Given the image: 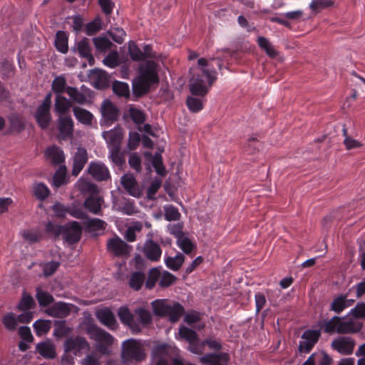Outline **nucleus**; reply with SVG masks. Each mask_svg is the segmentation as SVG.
<instances>
[{
    "mask_svg": "<svg viewBox=\"0 0 365 365\" xmlns=\"http://www.w3.org/2000/svg\"><path fill=\"white\" fill-rule=\"evenodd\" d=\"M69 78L66 74L56 76L51 84L52 91H78Z\"/></svg>",
    "mask_w": 365,
    "mask_h": 365,
    "instance_id": "14",
    "label": "nucleus"
},
{
    "mask_svg": "<svg viewBox=\"0 0 365 365\" xmlns=\"http://www.w3.org/2000/svg\"><path fill=\"white\" fill-rule=\"evenodd\" d=\"M130 115L132 120L138 125L143 123L145 120V117L143 112L137 108H130Z\"/></svg>",
    "mask_w": 365,
    "mask_h": 365,
    "instance_id": "64",
    "label": "nucleus"
},
{
    "mask_svg": "<svg viewBox=\"0 0 365 365\" xmlns=\"http://www.w3.org/2000/svg\"><path fill=\"white\" fill-rule=\"evenodd\" d=\"M122 348V359L126 362H139L145 358L142 345L135 339H130L125 341Z\"/></svg>",
    "mask_w": 365,
    "mask_h": 365,
    "instance_id": "2",
    "label": "nucleus"
},
{
    "mask_svg": "<svg viewBox=\"0 0 365 365\" xmlns=\"http://www.w3.org/2000/svg\"><path fill=\"white\" fill-rule=\"evenodd\" d=\"M88 173L97 181H106L110 178L108 168L101 161L91 162Z\"/></svg>",
    "mask_w": 365,
    "mask_h": 365,
    "instance_id": "7",
    "label": "nucleus"
},
{
    "mask_svg": "<svg viewBox=\"0 0 365 365\" xmlns=\"http://www.w3.org/2000/svg\"><path fill=\"white\" fill-rule=\"evenodd\" d=\"M321 336V330L307 329L302 335L303 341H299V351L309 353Z\"/></svg>",
    "mask_w": 365,
    "mask_h": 365,
    "instance_id": "5",
    "label": "nucleus"
},
{
    "mask_svg": "<svg viewBox=\"0 0 365 365\" xmlns=\"http://www.w3.org/2000/svg\"><path fill=\"white\" fill-rule=\"evenodd\" d=\"M66 166H60L53 176V185L59 187L66 183Z\"/></svg>",
    "mask_w": 365,
    "mask_h": 365,
    "instance_id": "45",
    "label": "nucleus"
},
{
    "mask_svg": "<svg viewBox=\"0 0 365 365\" xmlns=\"http://www.w3.org/2000/svg\"><path fill=\"white\" fill-rule=\"evenodd\" d=\"M86 333L89 335L91 339L100 344L98 349L102 352H105L106 347L112 345L113 343V336L108 332L98 327L96 324H89L87 327Z\"/></svg>",
    "mask_w": 365,
    "mask_h": 365,
    "instance_id": "4",
    "label": "nucleus"
},
{
    "mask_svg": "<svg viewBox=\"0 0 365 365\" xmlns=\"http://www.w3.org/2000/svg\"><path fill=\"white\" fill-rule=\"evenodd\" d=\"M340 317L334 316L329 320H324L321 323V329L327 334L338 333Z\"/></svg>",
    "mask_w": 365,
    "mask_h": 365,
    "instance_id": "30",
    "label": "nucleus"
},
{
    "mask_svg": "<svg viewBox=\"0 0 365 365\" xmlns=\"http://www.w3.org/2000/svg\"><path fill=\"white\" fill-rule=\"evenodd\" d=\"M2 323L7 330L13 331L18 325V319L14 313L10 312L4 316Z\"/></svg>",
    "mask_w": 365,
    "mask_h": 365,
    "instance_id": "49",
    "label": "nucleus"
},
{
    "mask_svg": "<svg viewBox=\"0 0 365 365\" xmlns=\"http://www.w3.org/2000/svg\"><path fill=\"white\" fill-rule=\"evenodd\" d=\"M88 161V153L87 150L82 148L79 147L77 148V151L76 152L73 156V163L72 168V175L78 176L81 171L84 168L86 163Z\"/></svg>",
    "mask_w": 365,
    "mask_h": 365,
    "instance_id": "15",
    "label": "nucleus"
},
{
    "mask_svg": "<svg viewBox=\"0 0 365 365\" xmlns=\"http://www.w3.org/2000/svg\"><path fill=\"white\" fill-rule=\"evenodd\" d=\"M36 298L41 307H47L54 302V298L50 293L39 287L36 289Z\"/></svg>",
    "mask_w": 365,
    "mask_h": 365,
    "instance_id": "38",
    "label": "nucleus"
},
{
    "mask_svg": "<svg viewBox=\"0 0 365 365\" xmlns=\"http://www.w3.org/2000/svg\"><path fill=\"white\" fill-rule=\"evenodd\" d=\"M11 132L19 133L25 129V122L20 115L14 113L9 118Z\"/></svg>",
    "mask_w": 365,
    "mask_h": 365,
    "instance_id": "35",
    "label": "nucleus"
},
{
    "mask_svg": "<svg viewBox=\"0 0 365 365\" xmlns=\"http://www.w3.org/2000/svg\"><path fill=\"white\" fill-rule=\"evenodd\" d=\"M35 118L37 123L42 129L48 128L51 121V115L50 110H48V106L46 103L41 104L38 108Z\"/></svg>",
    "mask_w": 365,
    "mask_h": 365,
    "instance_id": "22",
    "label": "nucleus"
},
{
    "mask_svg": "<svg viewBox=\"0 0 365 365\" xmlns=\"http://www.w3.org/2000/svg\"><path fill=\"white\" fill-rule=\"evenodd\" d=\"M159 82L157 64L148 61L145 66H140L138 76L133 80V91H149L150 88Z\"/></svg>",
    "mask_w": 365,
    "mask_h": 365,
    "instance_id": "1",
    "label": "nucleus"
},
{
    "mask_svg": "<svg viewBox=\"0 0 365 365\" xmlns=\"http://www.w3.org/2000/svg\"><path fill=\"white\" fill-rule=\"evenodd\" d=\"M98 320L108 329L114 330L117 327V322L113 313L109 309H102L97 312Z\"/></svg>",
    "mask_w": 365,
    "mask_h": 365,
    "instance_id": "24",
    "label": "nucleus"
},
{
    "mask_svg": "<svg viewBox=\"0 0 365 365\" xmlns=\"http://www.w3.org/2000/svg\"><path fill=\"white\" fill-rule=\"evenodd\" d=\"M64 226L48 222L46 225V231L48 234L52 235L54 237H58L63 234Z\"/></svg>",
    "mask_w": 365,
    "mask_h": 365,
    "instance_id": "62",
    "label": "nucleus"
},
{
    "mask_svg": "<svg viewBox=\"0 0 365 365\" xmlns=\"http://www.w3.org/2000/svg\"><path fill=\"white\" fill-rule=\"evenodd\" d=\"M82 234V228L79 222L73 221L66 226L63 232V240L69 245H74L78 242Z\"/></svg>",
    "mask_w": 365,
    "mask_h": 365,
    "instance_id": "6",
    "label": "nucleus"
},
{
    "mask_svg": "<svg viewBox=\"0 0 365 365\" xmlns=\"http://www.w3.org/2000/svg\"><path fill=\"white\" fill-rule=\"evenodd\" d=\"M355 341L351 337L340 336L331 342V348L341 354L349 355L353 353Z\"/></svg>",
    "mask_w": 365,
    "mask_h": 365,
    "instance_id": "9",
    "label": "nucleus"
},
{
    "mask_svg": "<svg viewBox=\"0 0 365 365\" xmlns=\"http://www.w3.org/2000/svg\"><path fill=\"white\" fill-rule=\"evenodd\" d=\"M143 253L149 260L152 262H158L160 259L162 250L157 242L152 240H149L145 243Z\"/></svg>",
    "mask_w": 365,
    "mask_h": 365,
    "instance_id": "19",
    "label": "nucleus"
},
{
    "mask_svg": "<svg viewBox=\"0 0 365 365\" xmlns=\"http://www.w3.org/2000/svg\"><path fill=\"white\" fill-rule=\"evenodd\" d=\"M153 166L155 168L156 173L160 176L166 175L165 168L163 164L162 157L160 155H155L152 161Z\"/></svg>",
    "mask_w": 365,
    "mask_h": 365,
    "instance_id": "63",
    "label": "nucleus"
},
{
    "mask_svg": "<svg viewBox=\"0 0 365 365\" xmlns=\"http://www.w3.org/2000/svg\"><path fill=\"white\" fill-rule=\"evenodd\" d=\"M105 138L109 144V148L120 147L123 135L120 130L114 129L107 132Z\"/></svg>",
    "mask_w": 365,
    "mask_h": 365,
    "instance_id": "36",
    "label": "nucleus"
},
{
    "mask_svg": "<svg viewBox=\"0 0 365 365\" xmlns=\"http://www.w3.org/2000/svg\"><path fill=\"white\" fill-rule=\"evenodd\" d=\"M76 51L81 58H86L88 61L90 66L94 65L95 59L91 53V48L88 38L84 37L82 40L77 42Z\"/></svg>",
    "mask_w": 365,
    "mask_h": 365,
    "instance_id": "20",
    "label": "nucleus"
},
{
    "mask_svg": "<svg viewBox=\"0 0 365 365\" xmlns=\"http://www.w3.org/2000/svg\"><path fill=\"white\" fill-rule=\"evenodd\" d=\"M230 356L225 352H219L217 354H206L200 359L202 364L209 365H228Z\"/></svg>",
    "mask_w": 365,
    "mask_h": 365,
    "instance_id": "17",
    "label": "nucleus"
},
{
    "mask_svg": "<svg viewBox=\"0 0 365 365\" xmlns=\"http://www.w3.org/2000/svg\"><path fill=\"white\" fill-rule=\"evenodd\" d=\"M36 350L45 359H53L56 356L54 345L50 341H43L36 345Z\"/></svg>",
    "mask_w": 365,
    "mask_h": 365,
    "instance_id": "27",
    "label": "nucleus"
},
{
    "mask_svg": "<svg viewBox=\"0 0 365 365\" xmlns=\"http://www.w3.org/2000/svg\"><path fill=\"white\" fill-rule=\"evenodd\" d=\"M73 111L75 117L80 123L87 125H91L93 115L91 112L79 107H74Z\"/></svg>",
    "mask_w": 365,
    "mask_h": 365,
    "instance_id": "32",
    "label": "nucleus"
},
{
    "mask_svg": "<svg viewBox=\"0 0 365 365\" xmlns=\"http://www.w3.org/2000/svg\"><path fill=\"white\" fill-rule=\"evenodd\" d=\"M354 300L347 299V294H339L334 299L330 305V310L340 314L346 307H349Z\"/></svg>",
    "mask_w": 365,
    "mask_h": 365,
    "instance_id": "26",
    "label": "nucleus"
},
{
    "mask_svg": "<svg viewBox=\"0 0 365 365\" xmlns=\"http://www.w3.org/2000/svg\"><path fill=\"white\" fill-rule=\"evenodd\" d=\"M184 312V307L180 303L177 302L175 303L173 306H168L166 317H168L170 321L174 323L180 319Z\"/></svg>",
    "mask_w": 365,
    "mask_h": 365,
    "instance_id": "33",
    "label": "nucleus"
},
{
    "mask_svg": "<svg viewBox=\"0 0 365 365\" xmlns=\"http://www.w3.org/2000/svg\"><path fill=\"white\" fill-rule=\"evenodd\" d=\"M101 114L106 125H110L118 120L120 110L111 101L106 100L101 106Z\"/></svg>",
    "mask_w": 365,
    "mask_h": 365,
    "instance_id": "8",
    "label": "nucleus"
},
{
    "mask_svg": "<svg viewBox=\"0 0 365 365\" xmlns=\"http://www.w3.org/2000/svg\"><path fill=\"white\" fill-rule=\"evenodd\" d=\"M55 46L56 49L62 53H66L68 52V35L65 31H58L56 32L55 38Z\"/></svg>",
    "mask_w": 365,
    "mask_h": 365,
    "instance_id": "31",
    "label": "nucleus"
},
{
    "mask_svg": "<svg viewBox=\"0 0 365 365\" xmlns=\"http://www.w3.org/2000/svg\"><path fill=\"white\" fill-rule=\"evenodd\" d=\"M151 304L153 312L156 316L166 317L168 304H166L163 300L160 299L153 301Z\"/></svg>",
    "mask_w": 365,
    "mask_h": 365,
    "instance_id": "51",
    "label": "nucleus"
},
{
    "mask_svg": "<svg viewBox=\"0 0 365 365\" xmlns=\"http://www.w3.org/2000/svg\"><path fill=\"white\" fill-rule=\"evenodd\" d=\"M121 183L124 189L131 195L138 194V184L135 178L132 175L125 174L121 178Z\"/></svg>",
    "mask_w": 365,
    "mask_h": 365,
    "instance_id": "29",
    "label": "nucleus"
},
{
    "mask_svg": "<svg viewBox=\"0 0 365 365\" xmlns=\"http://www.w3.org/2000/svg\"><path fill=\"white\" fill-rule=\"evenodd\" d=\"M192 95L187 96L186 105L192 113H198L203 109L207 93H191Z\"/></svg>",
    "mask_w": 365,
    "mask_h": 365,
    "instance_id": "16",
    "label": "nucleus"
},
{
    "mask_svg": "<svg viewBox=\"0 0 365 365\" xmlns=\"http://www.w3.org/2000/svg\"><path fill=\"white\" fill-rule=\"evenodd\" d=\"M88 347L89 344L86 338L80 336L68 338L64 343L65 351L73 352L76 355Z\"/></svg>",
    "mask_w": 365,
    "mask_h": 365,
    "instance_id": "12",
    "label": "nucleus"
},
{
    "mask_svg": "<svg viewBox=\"0 0 365 365\" xmlns=\"http://www.w3.org/2000/svg\"><path fill=\"white\" fill-rule=\"evenodd\" d=\"M108 250L116 256H124L129 254L130 247L118 237L109 239L107 242Z\"/></svg>",
    "mask_w": 365,
    "mask_h": 365,
    "instance_id": "18",
    "label": "nucleus"
},
{
    "mask_svg": "<svg viewBox=\"0 0 365 365\" xmlns=\"http://www.w3.org/2000/svg\"><path fill=\"white\" fill-rule=\"evenodd\" d=\"M101 198L96 194L91 195L85 200L84 206L91 212L98 215L101 211Z\"/></svg>",
    "mask_w": 365,
    "mask_h": 365,
    "instance_id": "28",
    "label": "nucleus"
},
{
    "mask_svg": "<svg viewBox=\"0 0 365 365\" xmlns=\"http://www.w3.org/2000/svg\"><path fill=\"white\" fill-rule=\"evenodd\" d=\"M58 130L60 135L66 138L73 134V121L71 116H60L58 119Z\"/></svg>",
    "mask_w": 365,
    "mask_h": 365,
    "instance_id": "25",
    "label": "nucleus"
},
{
    "mask_svg": "<svg viewBox=\"0 0 365 365\" xmlns=\"http://www.w3.org/2000/svg\"><path fill=\"white\" fill-rule=\"evenodd\" d=\"M108 35L111 38L118 44L123 43L124 37L126 35L124 30L121 28H114L113 29L108 31Z\"/></svg>",
    "mask_w": 365,
    "mask_h": 365,
    "instance_id": "60",
    "label": "nucleus"
},
{
    "mask_svg": "<svg viewBox=\"0 0 365 365\" xmlns=\"http://www.w3.org/2000/svg\"><path fill=\"white\" fill-rule=\"evenodd\" d=\"M45 155L51 163L54 165H60L65 161L63 151L56 145L47 148Z\"/></svg>",
    "mask_w": 365,
    "mask_h": 365,
    "instance_id": "23",
    "label": "nucleus"
},
{
    "mask_svg": "<svg viewBox=\"0 0 365 365\" xmlns=\"http://www.w3.org/2000/svg\"><path fill=\"white\" fill-rule=\"evenodd\" d=\"M73 307L70 303L57 302L46 309V313L53 317L65 318L70 315Z\"/></svg>",
    "mask_w": 365,
    "mask_h": 365,
    "instance_id": "10",
    "label": "nucleus"
},
{
    "mask_svg": "<svg viewBox=\"0 0 365 365\" xmlns=\"http://www.w3.org/2000/svg\"><path fill=\"white\" fill-rule=\"evenodd\" d=\"M180 213L178 209L173 205L165 207V219L167 221H176L180 220Z\"/></svg>",
    "mask_w": 365,
    "mask_h": 365,
    "instance_id": "58",
    "label": "nucleus"
},
{
    "mask_svg": "<svg viewBox=\"0 0 365 365\" xmlns=\"http://www.w3.org/2000/svg\"><path fill=\"white\" fill-rule=\"evenodd\" d=\"M101 29V20L96 18L86 25L85 31L88 36H93Z\"/></svg>",
    "mask_w": 365,
    "mask_h": 365,
    "instance_id": "56",
    "label": "nucleus"
},
{
    "mask_svg": "<svg viewBox=\"0 0 365 365\" xmlns=\"http://www.w3.org/2000/svg\"><path fill=\"white\" fill-rule=\"evenodd\" d=\"M86 226L91 231H101L106 229V223L101 219L93 218L86 222Z\"/></svg>",
    "mask_w": 365,
    "mask_h": 365,
    "instance_id": "54",
    "label": "nucleus"
},
{
    "mask_svg": "<svg viewBox=\"0 0 365 365\" xmlns=\"http://www.w3.org/2000/svg\"><path fill=\"white\" fill-rule=\"evenodd\" d=\"M362 328V324L359 322H356L353 319H349L344 321L340 317L339 327L338 329V334H354L360 331Z\"/></svg>",
    "mask_w": 365,
    "mask_h": 365,
    "instance_id": "21",
    "label": "nucleus"
},
{
    "mask_svg": "<svg viewBox=\"0 0 365 365\" xmlns=\"http://www.w3.org/2000/svg\"><path fill=\"white\" fill-rule=\"evenodd\" d=\"M176 277L171 273L164 271L160 277L159 285L162 288L168 287L174 284Z\"/></svg>",
    "mask_w": 365,
    "mask_h": 365,
    "instance_id": "57",
    "label": "nucleus"
},
{
    "mask_svg": "<svg viewBox=\"0 0 365 365\" xmlns=\"http://www.w3.org/2000/svg\"><path fill=\"white\" fill-rule=\"evenodd\" d=\"M145 276L139 271L134 272L131 274L128 284L131 289L135 291H139L143 284L145 283Z\"/></svg>",
    "mask_w": 365,
    "mask_h": 365,
    "instance_id": "34",
    "label": "nucleus"
},
{
    "mask_svg": "<svg viewBox=\"0 0 365 365\" xmlns=\"http://www.w3.org/2000/svg\"><path fill=\"white\" fill-rule=\"evenodd\" d=\"M118 317L121 322L128 326L133 334L141 332L139 323L135 319L133 314L127 307H120L118 311Z\"/></svg>",
    "mask_w": 365,
    "mask_h": 365,
    "instance_id": "11",
    "label": "nucleus"
},
{
    "mask_svg": "<svg viewBox=\"0 0 365 365\" xmlns=\"http://www.w3.org/2000/svg\"><path fill=\"white\" fill-rule=\"evenodd\" d=\"M161 275L160 269L158 267H154L149 270L148 273V277L145 282V288L148 289H152L156 282L160 279Z\"/></svg>",
    "mask_w": 365,
    "mask_h": 365,
    "instance_id": "40",
    "label": "nucleus"
},
{
    "mask_svg": "<svg viewBox=\"0 0 365 365\" xmlns=\"http://www.w3.org/2000/svg\"><path fill=\"white\" fill-rule=\"evenodd\" d=\"M88 78L91 84L96 89L103 90L109 86V77L104 71L93 69L91 71Z\"/></svg>",
    "mask_w": 365,
    "mask_h": 365,
    "instance_id": "13",
    "label": "nucleus"
},
{
    "mask_svg": "<svg viewBox=\"0 0 365 365\" xmlns=\"http://www.w3.org/2000/svg\"><path fill=\"white\" fill-rule=\"evenodd\" d=\"M128 53L131 59L134 61H141L145 60V53L138 47L133 41L128 43Z\"/></svg>",
    "mask_w": 365,
    "mask_h": 365,
    "instance_id": "47",
    "label": "nucleus"
},
{
    "mask_svg": "<svg viewBox=\"0 0 365 365\" xmlns=\"http://www.w3.org/2000/svg\"><path fill=\"white\" fill-rule=\"evenodd\" d=\"M54 327H55V329L53 331V334L56 337L61 338V337L66 336L71 331V329H70L69 327H68L66 325L65 321H55Z\"/></svg>",
    "mask_w": 365,
    "mask_h": 365,
    "instance_id": "50",
    "label": "nucleus"
},
{
    "mask_svg": "<svg viewBox=\"0 0 365 365\" xmlns=\"http://www.w3.org/2000/svg\"><path fill=\"white\" fill-rule=\"evenodd\" d=\"M36 334L38 336L46 334L51 327V321L46 319H38L33 324Z\"/></svg>",
    "mask_w": 365,
    "mask_h": 365,
    "instance_id": "39",
    "label": "nucleus"
},
{
    "mask_svg": "<svg viewBox=\"0 0 365 365\" xmlns=\"http://www.w3.org/2000/svg\"><path fill=\"white\" fill-rule=\"evenodd\" d=\"M178 245L179 247L185 253L190 254L192 252L195 246L191 240L185 236H182L180 239L178 240Z\"/></svg>",
    "mask_w": 365,
    "mask_h": 365,
    "instance_id": "61",
    "label": "nucleus"
},
{
    "mask_svg": "<svg viewBox=\"0 0 365 365\" xmlns=\"http://www.w3.org/2000/svg\"><path fill=\"white\" fill-rule=\"evenodd\" d=\"M179 336L181 339H185L188 343L199 341L197 332L185 326H182L179 329Z\"/></svg>",
    "mask_w": 365,
    "mask_h": 365,
    "instance_id": "43",
    "label": "nucleus"
},
{
    "mask_svg": "<svg viewBox=\"0 0 365 365\" xmlns=\"http://www.w3.org/2000/svg\"><path fill=\"white\" fill-rule=\"evenodd\" d=\"M22 235L24 240H27L31 244L39 242L43 237V235L41 232L34 230H25L24 231Z\"/></svg>",
    "mask_w": 365,
    "mask_h": 365,
    "instance_id": "53",
    "label": "nucleus"
},
{
    "mask_svg": "<svg viewBox=\"0 0 365 365\" xmlns=\"http://www.w3.org/2000/svg\"><path fill=\"white\" fill-rule=\"evenodd\" d=\"M185 257L182 254H178L175 257H168L165 259L166 266L173 270L178 271L184 262Z\"/></svg>",
    "mask_w": 365,
    "mask_h": 365,
    "instance_id": "41",
    "label": "nucleus"
},
{
    "mask_svg": "<svg viewBox=\"0 0 365 365\" xmlns=\"http://www.w3.org/2000/svg\"><path fill=\"white\" fill-rule=\"evenodd\" d=\"M93 44L100 52H104L113 46L112 42L106 37L98 36L93 38Z\"/></svg>",
    "mask_w": 365,
    "mask_h": 365,
    "instance_id": "48",
    "label": "nucleus"
},
{
    "mask_svg": "<svg viewBox=\"0 0 365 365\" xmlns=\"http://www.w3.org/2000/svg\"><path fill=\"white\" fill-rule=\"evenodd\" d=\"M135 314L138 317V320L136 321L139 324H141L143 327H146L152 322V315L150 312L145 309H136L135 310Z\"/></svg>",
    "mask_w": 365,
    "mask_h": 365,
    "instance_id": "42",
    "label": "nucleus"
},
{
    "mask_svg": "<svg viewBox=\"0 0 365 365\" xmlns=\"http://www.w3.org/2000/svg\"><path fill=\"white\" fill-rule=\"evenodd\" d=\"M216 79L215 71L202 69V75L192 76L190 81V91H207Z\"/></svg>",
    "mask_w": 365,
    "mask_h": 365,
    "instance_id": "3",
    "label": "nucleus"
},
{
    "mask_svg": "<svg viewBox=\"0 0 365 365\" xmlns=\"http://www.w3.org/2000/svg\"><path fill=\"white\" fill-rule=\"evenodd\" d=\"M257 43L259 46L264 50L269 56L274 58L277 56V51L267 38L260 36L257 38Z\"/></svg>",
    "mask_w": 365,
    "mask_h": 365,
    "instance_id": "46",
    "label": "nucleus"
},
{
    "mask_svg": "<svg viewBox=\"0 0 365 365\" xmlns=\"http://www.w3.org/2000/svg\"><path fill=\"white\" fill-rule=\"evenodd\" d=\"M103 63L109 68H115L119 65L118 53L116 51L109 53L103 60Z\"/></svg>",
    "mask_w": 365,
    "mask_h": 365,
    "instance_id": "55",
    "label": "nucleus"
},
{
    "mask_svg": "<svg viewBox=\"0 0 365 365\" xmlns=\"http://www.w3.org/2000/svg\"><path fill=\"white\" fill-rule=\"evenodd\" d=\"M109 149L110 158L113 163L119 166L125 163V158L120 152V147L109 148Z\"/></svg>",
    "mask_w": 365,
    "mask_h": 365,
    "instance_id": "52",
    "label": "nucleus"
},
{
    "mask_svg": "<svg viewBox=\"0 0 365 365\" xmlns=\"http://www.w3.org/2000/svg\"><path fill=\"white\" fill-rule=\"evenodd\" d=\"M36 304L31 295L24 294L19 304V309L21 311H26L35 307Z\"/></svg>",
    "mask_w": 365,
    "mask_h": 365,
    "instance_id": "59",
    "label": "nucleus"
},
{
    "mask_svg": "<svg viewBox=\"0 0 365 365\" xmlns=\"http://www.w3.org/2000/svg\"><path fill=\"white\" fill-rule=\"evenodd\" d=\"M58 93L55 102V110L60 115H63L70 110L72 103L65 97L61 96L60 95L61 93Z\"/></svg>",
    "mask_w": 365,
    "mask_h": 365,
    "instance_id": "37",
    "label": "nucleus"
},
{
    "mask_svg": "<svg viewBox=\"0 0 365 365\" xmlns=\"http://www.w3.org/2000/svg\"><path fill=\"white\" fill-rule=\"evenodd\" d=\"M34 195L38 200H45L50 194L48 187L43 182L35 183L33 186Z\"/></svg>",
    "mask_w": 365,
    "mask_h": 365,
    "instance_id": "44",
    "label": "nucleus"
}]
</instances>
